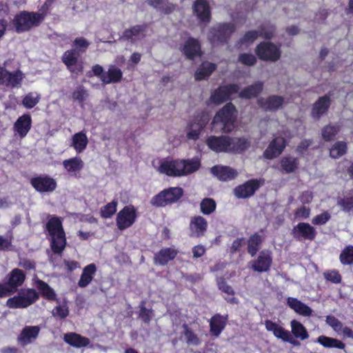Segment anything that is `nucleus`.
I'll return each mask as SVG.
<instances>
[{"label": "nucleus", "instance_id": "ddd939ff", "mask_svg": "<svg viewBox=\"0 0 353 353\" xmlns=\"http://www.w3.org/2000/svg\"><path fill=\"white\" fill-rule=\"evenodd\" d=\"M137 219L136 210L133 206L124 207L117 216V225L120 230L130 228Z\"/></svg>", "mask_w": 353, "mask_h": 353}, {"label": "nucleus", "instance_id": "c756f323", "mask_svg": "<svg viewBox=\"0 0 353 353\" xmlns=\"http://www.w3.org/2000/svg\"><path fill=\"white\" fill-rule=\"evenodd\" d=\"M287 305L296 313L303 316H310L312 314V310L296 298L288 297Z\"/></svg>", "mask_w": 353, "mask_h": 353}, {"label": "nucleus", "instance_id": "423d86ee", "mask_svg": "<svg viewBox=\"0 0 353 353\" xmlns=\"http://www.w3.org/2000/svg\"><path fill=\"white\" fill-rule=\"evenodd\" d=\"M234 30L235 26L233 23H219L210 30L208 39L213 45L223 44L228 41Z\"/></svg>", "mask_w": 353, "mask_h": 353}, {"label": "nucleus", "instance_id": "0eeeda50", "mask_svg": "<svg viewBox=\"0 0 353 353\" xmlns=\"http://www.w3.org/2000/svg\"><path fill=\"white\" fill-rule=\"evenodd\" d=\"M183 194L181 188H170L164 190L154 196L151 203L157 207H163L176 202Z\"/></svg>", "mask_w": 353, "mask_h": 353}, {"label": "nucleus", "instance_id": "a211bd4d", "mask_svg": "<svg viewBox=\"0 0 353 353\" xmlns=\"http://www.w3.org/2000/svg\"><path fill=\"white\" fill-rule=\"evenodd\" d=\"M229 141L228 136H210L205 143L210 149L216 152H229Z\"/></svg>", "mask_w": 353, "mask_h": 353}, {"label": "nucleus", "instance_id": "c85d7f7f", "mask_svg": "<svg viewBox=\"0 0 353 353\" xmlns=\"http://www.w3.org/2000/svg\"><path fill=\"white\" fill-rule=\"evenodd\" d=\"M287 305L296 313L303 316H310L312 314V310L296 298L288 297Z\"/></svg>", "mask_w": 353, "mask_h": 353}, {"label": "nucleus", "instance_id": "052dcab7", "mask_svg": "<svg viewBox=\"0 0 353 353\" xmlns=\"http://www.w3.org/2000/svg\"><path fill=\"white\" fill-rule=\"evenodd\" d=\"M55 1L56 0H46L44 3L39 8L37 15L39 16V19L41 22L43 21L46 17L50 13L52 6Z\"/></svg>", "mask_w": 353, "mask_h": 353}, {"label": "nucleus", "instance_id": "f3484780", "mask_svg": "<svg viewBox=\"0 0 353 353\" xmlns=\"http://www.w3.org/2000/svg\"><path fill=\"white\" fill-rule=\"evenodd\" d=\"M26 279L25 272L19 268L11 270L5 277L4 281L14 294L24 283Z\"/></svg>", "mask_w": 353, "mask_h": 353}, {"label": "nucleus", "instance_id": "bb28decb", "mask_svg": "<svg viewBox=\"0 0 353 353\" xmlns=\"http://www.w3.org/2000/svg\"><path fill=\"white\" fill-rule=\"evenodd\" d=\"M330 105V98L327 95L319 97L314 103L312 109V117L315 119H319L325 114Z\"/></svg>", "mask_w": 353, "mask_h": 353}, {"label": "nucleus", "instance_id": "dca6fc26", "mask_svg": "<svg viewBox=\"0 0 353 353\" xmlns=\"http://www.w3.org/2000/svg\"><path fill=\"white\" fill-rule=\"evenodd\" d=\"M146 25H137L125 30L119 39L135 43L143 39L146 36Z\"/></svg>", "mask_w": 353, "mask_h": 353}, {"label": "nucleus", "instance_id": "37998d69", "mask_svg": "<svg viewBox=\"0 0 353 353\" xmlns=\"http://www.w3.org/2000/svg\"><path fill=\"white\" fill-rule=\"evenodd\" d=\"M183 336L188 345L198 346L201 344V340L198 335L186 323L183 324Z\"/></svg>", "mask_w": 353, "mask_h": 353}, {"label": "nucleus", "instance_id": "2eb2a0df", "mask_svg": "<svg viewBox=\"0 0 353 353\" xmlns=\"http://www.w3.org/2000/svg\"><path fill=\"white\" fill-rule=\"evenodd\" d=\"M285 103L283 97L276 94L258 99V105L264 110L270 112H275L282 108Z\"/></svg>", "mask_w": 353, "mask_h": 353}, {"label": "nucleus", "instance_id": "5fc2aeb1", "mask_svg": "<svg viewBox=\"0 0 353 353\" xmlns=\"http://www.w3.org/2000/svg\"><path fill=\"white\" fill-rule=\"evenodd\" d=\"M347 144L344 141H337L330 150V155L332 158L337 159L345 154Z\"/></svg>", "mask_w": 353, "mask_h": 353}, {"label": "nucleus", "instance_id": "39448f33", "mask_svg": "<svg viewBox=\"0 0 353 353\" xmlns=\"http://www.w3.org/2000/svg\"><path fill=\"white\" fill-rule=\"evenodd\" d=\"M39 294L34 289L21 290L17 295L10 298L6 301V306L10 308H26L39 299Z\"/></svg>", "mask_w": 353, "mask_h": 353}, {"label": "nucleus", "instance_id": "7ed1b4c3", "mask_svg": "<svg viewBox=\"0 0 353 353\" xmlns=\"http://www.w3.org/2000/svg\"><path fill=\"white\" fill-rule=\"evenodd\" d=\"M236 109L232 103H227L214 117L211 123L212 130L215 132H230L234 128Z\"/></svg>", "mask_w": 353, "mask_h": 353}, {"label": "nucleus", "instance_id": "a19ab883", "mask_svg": "<svg viewBox=\"0 0 353 353\" xmlns=\"http://www.w3.org/2000/svg\"><path fill=\"white\" fill-rule=\"evenodd\" d=\"M216 68V65L214 63L208 61L202 63L195 72V79L201 81L209 77Z\"/></svg>", "mask_w": 353, "mask_h": 353}, {"label": "nucleus", "instance_id": "6ab92c4d", "mask_svg": "<svg viewBox=\"0 0 353 353\" xmlns=\"http://www.w3.org/2000/svg\"><path fill=\"white\" fill-rule=\"evenodd\" d=\"M79 57V54L75 50H67L63 54L62 61L72 72L78 73L83 71L82 63H78Z\"/></svg>", "mask_w": 353, "mask_h": 353}, {"label": "nucleus", "instance_id": "20e7f679", "mask_svg": "<svg viewBox=\"0 0 353 353\" xmlns=\"http://www.w3.org/2000/svg\"><path fill=\"white\" fill-rule=\"evenodd\" d=\"M41 23L37 12L28 11H21L12 20L13 26L17 33L28 32L38 27Z\"/></svg>", "mask_w": 353, "mask_h": 353}, {"label": "nucleus", "instance_id": "1a4fd4ad", "mask_svg": "<svg viewBox=\"0 0 353 353\" xmlns=\"http://www.w3.org/2000/svg\"><path fill=\"white\" fill-rule=\"evenodd\" d=\"M210 121V116L208 113L202 112L194 117L189 124V129L187 133L188 139L197 140Z\"/></svg>", "mask_w": 353, "mask_h": 353}, {"label": "nucleus", "instance_id": "8fccbe9b", "mask_svg": "<svg viewBox=\"0 0 353 353\" xmlns=\"http://www.w3.org/2000/svg\"><path fill=\"white\" fill-rule=\"evenodd\" d=\"M337 205L346 212L353 210V190L348 192L343 198H339Z\"/></svg>", "mask_w": 353, "mask_h": 353}, {"label": "nucleus", "instance_id": "bf43d9fd", "mask_svg": "<svg viewBox=\"0 0 353 353\" xmlns=\"http://www.w3.org/2000/svg\"><path fill=\"white\" fill-rule=\"evenodd\" d=\"M72 97L74 101L83 103L88 97V94L83 86L79 85L73 91Z\"/></svg>", "mask_w": 353, "mask_h": 353}, {"label": "nucleus", "instance_id": "49530a36", "mask_svg": "<svg viewBox=\"0 0 353 353\" xmlns=\"http://www.w3.org/2000/svg\"><path fill=\"white\" fill-rule=\"evenodd\" d=\"M263 83L261 81H258L254 84L250 85L243 89L240 92V97L242 98L250 99L257 96L263 90Z\"/></svg>", "mask_w": 353, "mask_h": 353}, {"label": "nucleus", "instance_id": "6e6d98bb", "mask_svg": "<svg viewBox=\"0 0 353 353\" xmlns=\"http://www.w3.org/2000/svg\"><path fill=\"white\" fill-rule=\"evenodd\" d=\"M340 130L339 125H328L325 126L322 130V137L326 141L332 140Z\"/></svg>", "mask_w": 353, "mask_h": 353}, {"label": "nucleus", "instance_id": "4c0bfd02", "mask_svg": "<svg viewBox=\"0 0 353 353\" xmlns=\"http://www.w3.org/2000/svg\"><path fill=\"white\" fill-rule=\"evenodd\" d=\"M201 47L199 41L193 38L188 39L183 48V54L188 59H193L195 56L200 55Z\"/></svg>", "mask_w": 353, "mask_h": 353}, {"label": "nucleus", "instance_id": "79ce46f5", "mask_svg": "<svg viewBox=\"0 0 353 353\" xmlns=\"http://www.w3.org/2000/svg\"><path fill=\"white\" fill-rule=\"evenodd\" d=\"M23 78L24 75L20 70L14 72L8 71L3 84L8 87L18 88L21 86Z\"/></svg>", "mask_w": 353, "mask_h": 353}, {"label": "nucleus", "instance_id": "13d9d810", "mask_svg": "<svg viewBox=\"0 0 353 353\" xmlns=\"http://www.w3.org/2000/svg\"><path fill=\"white\" fill-rule=\"evenodd\" d=\"M323 277L326 281L335 284H339L342 281L341 275L336 270H331L324 272Z\"/></svg>", "mask_w": 353, "mask_h": 353}, {"label": "nucleus", "instance_id": "c03bdc74", "mask_svg": "<svg viewBox=\"0 0 353 353\" xmlns=\"http://www.w3.org/2000/svg\"><path fill=\"white\" fill-rule=\"evenodd\" d=\"M36 287L41 293V295L48 301H55L57 294L54 290L49 285L41 280L36 281Z\"/></svg>", "mask_w": 353, "mask_h": 353}, {"label": "nucleus", "instance_id": "2f4dec72", "mask_svg": "<svg viewBox=\"0 0 353 353\" xmlns=\"http://www.w3.org/2000/svg\"><path fill=\"white\" fill-rule=\"evenodd\" d=\"M123 78V72L115 65H110L105 74L101 78V81L104 84L116 83L121 81Z\"/></svg>", "mask_w": 353, "mask_h": 353}, {"label": "nucleus", "instance_id": "3c124183", "mask_svg": "<svg viewBox=\"0 0 353 353\" xmlns=\"http://www.w3.org/2000/svg\"><path fill=\"white\" fill-rule=\"evenodd\" d=\"M41 95L37 92L28 93L22 100V105L27 109L34 108L40 101Z\"/></svg>", "mask_w": 353, "mask_h": 353}, {"label": "nucleus", "instance_id": "4468645a", "mask_svg": "<svg viewBox=\"0 0 353 353\" xmlns=\"http://www.w3.org/2000/svg\"><path fill=\"white\" fill-rule=\"evenodd\" d=\"M292 235L298 241H313L316 235L315 228L307 223H299L292 230Z\"/></svg>", "mask_w": 353, "mask_h": 353}, {"label": "nucleus", "instance_id": "f03ea898", "mask_svg": "<svg viewBox=\"0 0 353 353\" xmlns=\"http://www.w3.org/2000/svg\"><path fill=\"white\" fill-rule=\"evenodd\" d=\"M46 228L50 237V248L52 251V254L49 255V259L55 265V255L61 256L66 245L65 234L61 220L59 217L51 218L46 224Z\"/></svg>", "mask_w": 353, "mask_h": 353}, {"label": "nucleus", "instance_id": "864d4df0", "mask_svg": "<svg viewBox=\"0 0 353 353\" xmlns=\"http://www.w3.org/2000/svg\"><path fill=\"white\" fill-rule=\"evenodd\" d=\"M216 207L215 201L211 198H205L200 203L201 212L205 215L213 213L216 210Z\"/></svg>", "mask_w": 353, "mask_h": 353}, {"label": "nucleus", "instance_id": "f704fd0d", "mask_svg": "<svg viewBox=\"0 0 353 353\" xmlns=\"http://www.w3.org/2000/svg\"><path fill=\"white\" fill-rule=\"evenodd\" d=\"M97 272V267L95 264L90 263L86 265L81 274L80 279L78 281V285L80 288L87 287L93 280L94 276Z\"/></svg>", "mask_w": 353, "mask_h": 353}, {"label": "nucleus", "instance_id": "5701e85b", "mask_svg": "<svg viewBox=\"0 0 353 353\" xmlns=\"http://www.w3.org/2000/svg\"><path fill=\"white\" fill-rule=\"evenodd\" d=\"M260 186V181L256 179H252L246 183L237 186L234 190L236 197L244 199L251 196Z\"/></svg>", "mask_w": 353, "mask_h": 353}, {"label": "nucleus", "instance_id": "aec40b11", "mask_svg": "<svg viewBox=\"0 0 353 353\" xmlns=\"http://www.w3.org/2000/svg\"><path fill=\"white\" fill-rule=\"evenodd\" d=\"M32 127V118L29 114H24L19 117L13 125V131L15 135L21 139L24 138Z\"/></svg>", "mask_w": 353, "mask_h": 353}, {"label": "nucleus", "instance_id": "f257e3e1", "mask_svg": "<svg viewBox=\"0 0 353 353\" xmlns=\"http://www.w3.org/2000/svg\"><path fill=\"white\" fill-rule=\"evenodd\" d=\"M157 170L162 174L170 176H181L188 175L199 170L201 162L199 159L188 160H159Z\"/></svg>", "mask_w": 353, "mask_h": 353}, {"label": "nucleus", "instance_id": "0e129e2a", "mask_svg": "<svg viewBox=\"0 0 353 353\" xmlns=\"http://www.w3.org/2000/svg\"><path fill=\"white\" fill-rule=\"evenodd\" d=\"M260 37L265 39H271L274 33L275 28L274 26L269 23L262 25L259 28Z\"/></svg>", "mask_w": 353, "mask_h": 353}, {"label": "nucleus", "instance_id": "58836bf2", "mask_svg": "<svg viewBox=\"0 0 353 353\" xmlns=\"http://www.w3.org/2000/svg\"><path fill=\"white\" fill-rule=\"evenodd\" d=\"M291 332L292 336L301 341L306 340L310 335L305 326L299 321L293 319L290 322Z\"/></svg>", "mask_w": 353, "mask_h": 353}, {"label": "nucleus", "instance_id": "6e6552de", "mask_svg": "<svg viewBox=\"0 0 353 353\" xmlns=\"http://www.w3.org/2000/svg\"><path fill=\"white\" fill-rule=\"evenodd\" d=\"M258 57L263 61L275 62L281 57L280 47L271 42H261L255 50Z\"/></svg>", "mask_w": 353, "mask_h": 353}, {"label": "nucleus", "instance_id": "f8f14e48", "mask_svg": "<svg viewBox=\"0 0 353 353\" xmlns=\"http://www.w3.org/2000/svg\"><path fill=\"white\" fill-rule=\"evenodd\" d=\"M265 328L268 331L272 332L274 335L285 342H288L294 346H299L301 345L298 340L293 338L290 331L285 330L279 324L270 321H265Z\"/></svg>", "mask_w": 353, "mask_h": 353}, {"label": "nucleus", "instance_id": "774afa93", "mask_svg": "<svg viewBox=\"0 0 353 353\" xmlns=\"http://www.w3.org/2000/svg\"><path fill=\"white\" fill-rule=\"evenodd\" d=\"M239 61L246 65H253L256 62V59L254 54L243 53L239 57Z\"/></svg>", "mask_w": 353, "mask_h": 353}, {"label": "nucleus", "instance_id": "603ef678", "mask_svg": "<svg viewBox=\"0 0 353 353\" xmlns=\"http://www.w3.org/2000/svg\"><path fill=\"white\" fill-rule=\"evenodd\" d=\"M339 260L344 265L353 264V245H347L344 248L340 254Z\"/></svg>", "mask_w": 353, "mask_h": 353}, {"label": "nucleus", "instance_id": "7c9ffc66", "mask_svg": "<svg viewBox=\"0 0 353 353\" xmlns=\"http://www.w3.org/2000/svg\"><path fill=\"white\" fill-rule=\"evenodd\" d=\"M178 254V251L172 248H163L154 254V262L161 265H166L173 260Z\"/></svg>", "mask_w": 353, "mask_h": 353}, {"label": "nucleus", "instance_id": "b1692460", "mask_svg": "<svg viewBox=\"0 0 353 353\" xmlns=\"http://www.w3.org/2000/svg\"><path fill=\"white\" fill-rule=\"evenodd\" d=\"M272 262L271 252L263 250L260 252L257 259L252 261V268L258 272H267L269 270Z\"/></svg>", "mask_w": 353, "mask_h": 353}, {"label": "nucleus", "instance_id": "9b49d317", "mask_svg": "<svg viewBox=\"0 0 353 353\" xmlns=\"http://www.w3.org/2000/svg\"><path fill=\"white\" fill-rule=\"evenodd\" d=\"M30 184L39 192H52L57 186V181L52 177L42 174L30 179Z\"/></svg>", "mask_w": 353, "mask_h": 353}, {"label": "nucleus", "instance_id": "680f3d73", "mask_svg": "<svg viewBox=\"0 0 353 353\" xmlns=\"http://www.w3.org/2000/svg\"><path fill=\"white\" fill-rule=\"evenodd\" d=\"M52 316L61 319L66 318L69 314L68 307L66 303L57 305L52 312Z\"/></svg>", "mask_w": 353, "mask_h": 353}, {"label": "nucleus", "instance_id": "338daca9", "mask_svg": "<svg viewBox=\"0 0 353 353\" xmlns=\"http://www.w3.org/2000/svg\"><path fill=\"white\" fill-rule=\"evenodd\" d=\"M326 323L338 333L340 332L341 330L343 328L342 323L334 316H327L326 317Z\"/></svg>", "mask_w": 353, "mask_h": 353}, {"label": "nucleus", "instance_id": "72a5a7b5", "mask_svg": "<svg viewBox=\"0 0 353 353\" xmlns=\"http://www.w3.org/2000/svg\"><path fill=\"white\" fill-rule=\"evenodd\" d=\"M62 164L64 169L72 176H76L84 166L83 161L78 157L64 160Z\"/></svg>", "mask_w": 353, "mask_h": 353}, {"label": "nucleus", "instance_id": "a18cd8bd", "mask_svg": "<svg viewBox=\"0 0 353 353\" xmlns=\"http://www.w3.org/2000/svg\"><path fill=\"white\" fill-rule=\"evenodd\" d=\"M316 342L327 348L344 349L345 346L342 341L324 335L319 336L316 339Z\"/></svg>", "mask_w": 353, "mask_h": 353}, {"label": "nucleus", "instance_id": "c9c22d12", "mask_svg": "<svg viewBox=\"0 0 353 353\" xmlns=\"http://www.w3.org/2000/svg\"><path fill=\"white\" fill-rule=\"evenodd\" d=\"M227 316H223L217 314L213 316L210 321V332L214 336H219L225 328Z\"/></svg>", "mask_w": 353, "mask_h": 353}, {"label": "nucleus", "instance_id": "4d7b16f0", "mask_svg": "<svg viewBox=\"0 0 353 353\" xmlns=\"http://www.w3.org/2000/svg\"><path fill=\"white\" fill-rule=\"evenodd\" d=\"M117 202L112 201L101 208V215L103 218H110L117 211Z\"/></svg>", "mask_w": 353, "mask_h": 353}, {"label": "nucleus", "instance_id": "412c9836", "mask_svg": "<svg viewBox=\"0 0 353 353\" xmlns=\"http://www.w3.org/2000/svg\"><path fill=\"white\" fill-rule=\"evenodd\" d=\"M208 228V222L201 216H195L191 218L190 222V236L199 238L203 236Z\"/></svg>", "mask_w": 353, "mask_h": 353}, {"label": "nucleus", "instance_id": "473e14b6", "mask_svg": "<svg viewBox=\"0 0 353 353\" xmlns=\"http://www.w3.org/2000/svg\"><path fill=\"white\" fill-rule=\"evenodd\" d=\"M211 172L221 181L231 180L237 176V172L228 166H214Z\"/></svg>", "mask_w": 353, "mask_h": 353}, {"label": "nucleus", "instance_id": "ea45409f", "mask_svg": "<svg viewBox=\"0 0 353 353\" xmlns=\"http://www.w3.org/2000/svg\"><path fill=\"white\" fill-rule=\"evenodd\" d=\"M88 143V139L84 132H77L72 136L71 146L77 153H81L86 148Z\"/></svg>", "mask_w": 353, "mask_h": 353}, {"label": "nucleus", "instance_id": "cd10ccee", "mask_svg": "<svg viewBox=\"0 0 353 353\" xmlns=\"http://www.w3.org/2000/svg\"><path fill=\"white\" fill-rule=\"evenodd\" d=\"M63 340L66 343L76 348L86 347L90 343V340L88 338L83 336L76 332L65 334Z\"/></svg>", "mask_w": 353, "mask_h": 353}, {"label": "nucleus", "instance_id": "a878e982", "mask_svg": "<svg viewBox=\"0 0 353 353\" xmlns=\"http://www.w3.org/2000/svg\"><path fill=\"white\" fill-rule=\"evenodd\" d=\"M40 332V327L37 325L25 326L18 336V341L22 345H26L34 341Z\"/></svg>", "mask_w": 353, "mask_h": 353}, {"label": "nucleus", "instance_id": "09e8293b", "mask_svg": "<svg viewBox=\"0 0 353 353\" xmlns=\"http://www.w3.org/2000/svg\"><path fill=\"white\" fill-rule=\"evenodd\" d=\"M299 165V161L293 157H284L281 160L282 170L285 173L294 172Z\"/></svg>", "mask_w": 353, "mask_h": 353}, {"label": "nucleus", "instance_id": "69168bd1", "mask_svg": "<svg viewBox=\"0 0 353 353\" xmlns=\"http://www.w3.org/2000/svg\"><path fill=\"white\" fill-rule=\"evenodd\" d=\"M260 36L259 30H251L247 32L240 40L241 44H250L255 41Z\"/></svg>", "mask_w": 353, "mask_h": 353}, {"label": "nucleus", "instance_id": "e433bc0d", "mask_svg": "<svg viewBox=\"0 0 353 353\" xmlns=\"http://www.w3.org/2000/svg\"><path fill=\"white\" fill-rule=\"evenodd\" d=\"M229 152L241 153L247 150L250 142L245 138L230 137Z\"/></svg>", "mask_w": 353, "mask_h": 353}, {"label": "nucleus", "instance_id": "9d476101", "mask_svg": "<svg viewBox=\"0 0 353 353\" xmlns=\"http://www.w3.org/2000/svg\"><path fill=\"white\" fill-rule=\"evenodd\" d=\"M239 90V87L236 84L220 86L211 94L208 104L219 105L229 100L230 95L236 93Z\"/></svg>", "mask_w": 353, "mask_h": 353}, {"label": "nucleus", "instance_id": "4be33fe9", "mask_svg": "<svg viewBox=\"0 0 353 353\" xmlns=\"http://www.w3.org/2000/svg\"><path fill=\"white\" fill-rule=\"evenodd\" d=\"M286 146L284 138L278 137L274 139L263 153L265 159H272L279 157Z\"/></svg>", "mask_w": 353, "mask_h": 353}, {"label": "nucleus", "instance_id": "393cba45", "mask_svg": "<svg viewBox=\"0 0 353 353\" xmlns=\"http://www.w3.org/2000/svg\"><path fill=\"white\" fill-rule=\"evenodd\" d=\"M193 12L201 21H210L211 12L207 0H196L193 4Z\"/></svg>", "mask_w": 353, "mask_h": 353}, {"label": "nucleus", "instance_id": "de8ad7c7", "mask_svg": "<svg viewBox=\"0 0 353 353\" xmlns=\"http://www.w3.org/2000/svg\"><path fill=\"white\" fill-rule=\"evenodd\" d=\"M263 241V238L258 233H255L250 237L248 242V252L252 256H254L259 251Z\"/></svg>", "mask_w": 353, "mask_h": 353}, {"label": "nucleus", "instance_id": "e2e57ef3", "mask_svg": "<svg viewBox=\"0 0 353 353\" xmlns=\"http://www.w3.org/2000/svg\"><path fill=\"white\" fill-rule=\"evenodd\" d=\"M90 46V42L83 37L76 38L73 41L74 50L79 52H84Z\"/></svg>", "mask_w": 353, "mask_h": 353}]
</instances>
